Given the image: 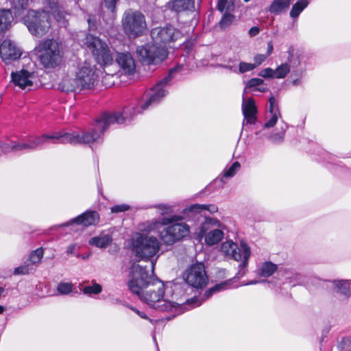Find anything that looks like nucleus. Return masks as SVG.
Returning a JSON list of instances; mask_svg holds the SVG:
<instances>
[{"label":"nucleus","instance_id":"nucleus-40","mask_svg":"<svg viewBox=\"0 0 351 351\" xmlns=\"http://www.w3.org/2000/svg\"><path fill=\"white\" fill-rule=\"evenodd\" d=\"M304 73V70L302 69L293 70L290 77L291 79V83L294 86L300 85L301 79L302 78Z\"/></svg>","mask_w":351,"mask_h":351},{"label":"nucleus","instance_id":"nucleus-49","mask_svg":"<svg viewBox=\"0 0 351 351\" xmlns=\"http://www.w3.org/2000/svg\"><path fill=\"white\" fill-rule=\"evenodd\" d=\"M29 145H31L30 140H29L27 143H21L12 145V149L16 150L30 149Z\"/></svg>","mask_w":351,"mask_h":351},{"label":"nucleus","instance_id":"nucleus-17","mask_svg":"<svg viewBox=\"0 0 351 351\" xmlns=\"http://www.w3.org/2000/svg\"><path fill=\"white\" fill-rule=\"evenodd\" d=\"M64 137V133L61 132H54L51 134L36 136L30 139V149L34 150L42 148L46 143H65L62 141Z\"/></svg>","mask_w":351,"mask_h":351},{"label":"nucleus","instance_id":"nucleus-46","mask_svg":"<svg viewBox=\"0 0 351 351\" xmlns=\"http://www.w3.org/2000/svg\"><path fill=\"white\" fill-rule=\"evenodd\" d=\"M255 68L256 67L253 63L241 62L239 66V72L240 73H244L248 71H251L254 70Z\"/></svg>","mask_w":351,"mask_h":351},{"label":"nucleus","instance_id":"nucleus-47","mask_svg":"<svg viewBox=\"0 0 351 351\" xmlns=\"http://www.w3.org/2000/svg\"><path fill=\"white\" fill-rule=\"evenodd\" d=\"M259 75L264 78H275L274 69L271 68L264 69L260 71Z\"/></svg>","mask_w":351,"mask_h":351},{"label":"nucleus","instance_id":"nucleus-57","mask_svg":"<svg viewBox=\"0 0 351 351\" xmlns=\"http://www.w3.org/2000/svg\"><path fill=\"white\" fill-rule=\"evenodd\" d=\"M75 250V245L72 244L67 247L66 248V253L68 254H71Z\"/></svg>","mask_w":351,"mask_h":351},{"label":"nucleus","instance_id":"nucleus-35","mask_svg":"<svg viewBox=\"0 0 351 351\" xmlns=\"http://www.w3.org/2000/svg\"><path fill=\"white\" fill-rule=\"evenodd\" d=\"M241 165L239 162L236 161L232 164L230 167L225 169L222 173L221 181L223 182L224 178H232L239 171Z\"/></svg>","mask_w":351,"mask_h":351},{"label":"nucleus","instance_id":"nucleus-61","mask_svg":"<svg viewBox=\"0 0 351 351\" xmlns=\"http://www.w3.org/2000/svg\"><path fill=\"white\" fill-rule=\"evenodd\" d=\"M250 0H244L245 2H248L250 1Z\"/></svg>","mask_w":351,"mask_h":351},{"label":"nucleus","instance_id":"nucleus-3","mask_svg":"<svg viewBox=\"0 0 351 351\" xmlns=\"http://www.w3.org/2000/svg\"><path fill=\"white\" fill-rule=\"evenodd\" d=\"M191 217L189 213L184 214L183 210L182 215H171L169 217L161 218L160 221H147L143 224L146 227H140L139 229L142 231L151 232L155 230L159 223L166 226L160 232V237L165 245H171L189 234L190 227L182 221L185 218Z\"/></svg>","mask_w":351,"mask_h":351},{"label":"nucleus","instance_id":"nucleus-29","mask_svg":"<svg viewBox=\"0 0 351 351\" xmlns=\"http://www.w3.org/2000/svg\"><path fill=\"white\" fill-rule=\"evenodd\" d=\"M287 128V125L282 122L280 125L276 129L275 132L268 136V138L274 143H281L284 141L285 132Z\"/></svg>","mask_w":351,"mask_h":351},{"label":"nucleus","instance_id":"nucleus-31","mask_svg":"<svg viewBox=\"0 0 351 351\" xmlns=\"http://www.w3.org/2000/svg\"><path fill=\"white\" fill-rule=\"evenodd\" d=\"M290 3L291 0H274L269 7V12L274 14H279L287 9Z\"/></svg>","mask_w":351,"mask_h":351},{"label":"nucleus","instance_id":"nucleus-33","mask_svg":"<svg viewBox=\"0 0 351 351\" xmlns=\"http://www.w3.org/2000/svg\"><path fill=\"white\" fill-rule=\"evenodd\" d=\"M308 2L307 0H300L292 7L290 12V16L292 18H298L300 14L307 7Z\"/></svg>","mask_w":351,"mask_h":351},{"label":"nucleus","instance_id":"nucleus-15","mask_svg":"<svg viewBox=\"0 0 351 351\" xmlns=\"http://www.w3.org/2000/svg\"><path fill=\"white\" fill-rule=\"evenodd\" d=\"M184 279L192 287L201 289L208 282L204 265L202 263H196L191 265L184 274Z\"/></svg>","mask_w":351,"mask_h":351},{"label":"nucleus","instance_id":"nucleus-24","mask_svg":"<svg viewBox=\"0 0 351 351\" xmlns=\"http://www.w3.org/2000/svg\"><path fill=\"white\" fill-rule=\"evenodd\" d=\"M218 211V208L215 204H193L184 209V214L189 213L191 217L197 213L206 215V213H215Z\"/></svg>","mask_w":351,"mask_h":351},{"label":"nucleus","instance_id":"nucleus-25","mask_svg":"<svg viewBox=\"0 0 351 351\" xmlns=\"http://www.w3.org/2000/svg\"><path fill=\"white\" fill-rule=\"evenodd\" d=\"M334 287L341 299H347L351 295L350 283L347 280H335Z\"/></svg>","mask_w":351,"mask_h":351},{"label":"nucleus","instance_id":"nucleus-43","mask_svg":"<svg viewBox=\"0 0 351 351\" xmlns=\"http://www.w3.org/2000/svg\"><path fill=\"white\" fill-rule=\"evenodd\" d=\"M234 5L232 0H218L217 9L221 12L223 11H231L233 10Z\"/></svg>","mask_w":351,"mask_h":351},{"label":"nucleus","instance_id":"nucleus-22","mask_svg":"<svg viewBox=\"0 0 351 351\" xmlns=\"http://www.w3.org/2000/svg\"><path fill=\"white\" fill-rule=\"evenodd\" d=\"M58 88L65 93H80L81 89L78 83L76 74L74 75H65L58 82Z\"/></svg>","mask_w":351,"mask_h":351},{"label":"nucleus","instance_id":"nucleus-38","mask_svg":"<svg viewBox=\"0 0 351 351\" xmlns=\"http://www.w3.org/2000/svg\"><path fill=\"white\" fill-rule=\"evenodd\" d=\"M102 291V287L101 285L96 283L95 281L92 282V285L85 286L82 289L84 294L87 295H97Z\"/></svg>","mask_w":351,"mask_h":351},{"label":"nucleus","instance_id":"nucleus-16","mask_svg":"<svg viewBox=\"0 0 351 351\" xmlns=\"http://www.w3.org/2000/svg\"><path fill=\"white\" fill-rule=\"evenodd\" d=\"M21 55V49L10 39H5L0 45V56L7 64L19 59Z\"/></svg>","mask_w":351,"mask_h":351},{"label":"nucleus","instance_id":"nucleus-56","mask_svg":"<svg viewBox=\"0 0 351 351\" xmlns=\"http://www.w3.org/2000/svg\"><path fill=\"white\" fill-rule=\"evenodd\" d=\"M273 51V45L271 43V42H269L268 44H267V53L266 56H267V57Z\"/></svg>","mask_w":351,"mask_h":351},{"label":"nucleus","instance_id":"nucleus-7","mask_svg":"<svg viewBox=\"0 0 351 351\" xmlns=\"http://www.w3.org/2000/svg\"><path fill=\"white\" fill-rule=\"evenodd\" d=\"M184 69L182 64H178L171 69L169 73L162 80L158 82L156 85L150 90L149 98L145 101L141 107L132 108V114L140 113L143 110H147L149 107L158 104L168 93L169 83L173 79L174 74Z\"/></svg>","mask_w":351,"mask_h":351},{"label":"nucleus","instance_id":"nucleus-52","mask_svg":"<svg viewBox=\"0 0 351 351\" xmlns=\"http://www.w3.org/2000/svg\"><path fill=\"white\" fill-rule=\"evenodd\" d=\"M221 66L223 68L228 69L234 73H237V71H238L237 66H236V63L234 60H230L228 64L221 65Z\"/></svg>","mask_w":351,"mask_h":351},{"label":"nucleus","instance_id":"nucleus-26","mask_svg":"<svg viewBox=\"0 0 351 351\" xmlns=\"http://www.w3.org/2000/svg\"><path fill=\"white\" fill-rule=\"evenodd\" d=\"M171 8L177 12L192 10L195 8L194 0H171Z\"/></svg>","mask_w":351,"mask_h":351},{"label":"nucleus","instance_id":"nucleus-41","mask_svg":"<svg viewBox=\"0 0 351 351\" xmlns=\"http://www.w3.org/2000/svg\"><path fill=\"white\" fill-rule=\"evenodd\" d=\"M34 268L30 266V263L25 261L23 265L17 267L14 270V275H27L29 274Z\"/></svg>","mask_w":351,"mask_h":351},{"label":"nucleus","instance_id":"nucleus-6","mask_svg":"<svg viewBox=\"0 0 351 351\" xmlns=\"http://www.w3.org/2000/svg\"><path fill=\"white\" fill-rule=\"evenodd\" d=\"M40 64L46 69L59 66L63 58L61 43L54 39L40 42L35 48Z\"/></svg>","mask_w":351,"mask_h":351},{"label":"nucleus","instance_id":"nucleus-11","mask_svg":"<svg viewBox=\"0 0 351 351\" xmlns=\"http://www.w3.org/2000/svg\"><path fill=\"white\" fill-rule=\"evenodd\" d=\"M136 53L140 61L145 64H157L167 57V50L152 43L138 47Z\"/></svg>","mask_w":351,"mask_h":351},{"label":"nucleus","instance_id":"nucleus-36","mask_svg":"<svg viewBox=\"0 0 351 351\" xmlns=\"http://www.w3.org/2000/svg\"><path fill=\"white\" fill-rule=\"evenodd\" d=\"M12 8L16 15H20L21 12L29 5V0H10Z\"/></svg>","mask_w":351,"mask_h":351},{"label":"nucleus","instance_id":"nucleus-14","mask_svg":"<svg viewBox=\"0 0 351 351\" xmlns=\"http://www.w3.org/2000/svg\"><path fill=\"white\" fill-rule=\"evenodd\" d=\"M222 225L217 219L206 218L202 224L200 234L204 236V241L208 245H214L222 240L224 233L221 230Z\"/></svg>","mask_w":351,"mask_h":351},{"label":"nucleus","instance_id":"nucleus-58","mask_svg":"<svg viewBox=\"0 0 351 351\" xmlns=\"http://www.w3.org/2000/svg\"><path fill=\"white\" fill-rule=\"evenodd\" d=\"M258 282H259V281H258V280H251V281H248L247 282L245 283L244 285H256Z\"/></svg>","mask_w":351,"mask_h":351},{"label":"nucleus","instance_id":"nucleus-20","mask_svg":"<svg viewBox=\"0 0 351 351\" xmlns=\"http://www.w3.org/2000/svg\"><path fill=\"white\" fill-rule=\"evenodd\" d=\"M242 112L244 116L243 123L246 124L255 123L257 108L253 98L249 97L245 99L243 95Z\"/></svg>","mask_w":351,"mask_h":351},{"label":"nucleus","instance_id":"nucleus-12","mask_svg":"<svg viewBox=\"0 0 351 351\" xmlns=\"http://www.w3.org/2000/svg\"><path fill=\"white\" fill-rule=\"evenodd\" d=\"M75 74L81 91L93 90L99 82L95 66L87 62L79 65Z\"/></svg>","mask_w":351,"mask_h":351},{"label":"nucleus","instance_id":"nucleus-9","mask_svg":"<svg viewBox=\"0 0 351 351\" xmlns=\"http://www.w3.org/2000/svg\"><path fill=\"white\" fill-rule=\"evenodd\" d=\"M84 45L98 64L106 66L112 62V53L108 44L100 38L90 34L87 35Z\"/></svg>","mask_w":351,"mask_h":351},{"label":"nucleus","instance_id":"nucleus-44","mask_svg":"<svg viewBox=\"0 0 351 351\" xmlns=\"http://www.w3.org/2000/svg\"><path fill=\"white\" fill-rule=\"evenodd\" d=\"M234 19V16L232 14L225 13L219 23L220 28L224 29L228 27L233 22Z\"/></svg>","mask_w":351,"mask_h":351},{"label":"nucleus","instance_id":"nucleus-27","mask_svg":"<svg viewBox=\"0 0 351 351\" xmlns=\"http://www.w3.org/2000/svg\"><path fill=\"white\" fill-rule=\"evenodd\" d=\"M112 241V237L109 234H100L91 238L88 243L90 245L99 248L107 247Z\"/></svg>","mask_w":351,"mask_h":351},{"label":"nucleus","instance_id":"nucleus-5","mask_svg":"<svg viewBox=\"0 0 351 351\" xmlns=\"http://www.w3.org/2000/svg\"><path fill=\"white\" fill-rule=\"evenodd\" d=\"M160 247V241L154 236L136 233L132 239V247L135 255L142 259L151 261L152 274L156 259L159 256Z\"/></svg>","mask_w":351,"mask_h":351},{"label":"nucleus","instance_id":"nucleus-54","mask_svg":"<svg viewBox=\"0 0 351 351\" xmlns=\"http://www.w3.org/2000/svg\"><path fill=\"white\" fill-rule=\"evenodd\" d=\"M260 32V29L258 27H252L249 30V34L250 36H254L257 35Z\"/></svg>","mask_w":351,"mask_h":351},{"label":"nucleus","instance_id":"nucleus-30","mask_svg":"<svg viewBox=\"0 0 351 351\" xmlns=\"http://www.w3.org/2000/svg\"><path fill=\"white\" fill-rule=\"evenodd\" d=\"M13 15L10 10H0V31L9 28L13 21Z\"/></svg>","mask_w":351,"mask_h":351},{"label":"nucleus","instance_id":"nucleus-42","mask_svg":"<svg viewBox=\"0 0 351 351\" xmlns=\"http://www.w3.org/2000/svg\"><path fill=\"white\" fill-rule=\"evenodd\" d=\"M73 290V285L71 282H60L58 285L57 291L61 295H67Z\"/></svg>","mask_w":351,"mask_h":351},{"label":"nucleus","instance_id":"nucleus-4","mask_svg":"<svg viewBox=\"0 0 351 351\" xmlns=\"http://www.w3.org/2000/svg\"><path fill=\"white\" fill-rule=\"evenodd\" d=\"M49 10L38 12L29 10L24 18V23L32 34L41 36L51 26V15L60 25H66L65 14L61 11L57 0H45Z\"/></svg>","mask_w":351,"mask_h":351},{"label":"nucleus","instance_id":"nucleus-48","mask_svg":"<svg viewBox=\"0 0 351 351\" xmlns=\"http://www.w3.org/2000/svg\"><path fill=\"white\" fill-rule=\"evenodd\" d=\"M129 209H130L129 205L123 204H119V205H115V206L111 207V212L112 213H118L128 210Z\"/></svg>","mask_w":351,"mask_h":351},{"label":"nucleus","instance_id":"nucleus-21","mask_svg":"<svg viewBox=\"0 0 351 351\" xmlns=\"http://www.w3.org/2000/svg\"><path fill=\"white\" fill-rule=\"evenodd\" d=\"M269 110L266 114V121L263 128H273L276 124L278 119L281 117L277 99L274 96H271L269 99Z\"/></svg>","mask_w":351,"mask_h":351},{"label":"nucleus","instance_id":"nucleus-59","mask_svg":"<svg viewBox=\"0 0 351 351\" xmlns=\"http://www.w3.org/2000/svg\"><path fill=\"white\" fill-rule=\"evenodd\" d=\"M5 293V289L3 287H0V297L3 295Z\"/></svg>","mask_w":351,"mask_h":351},{"label":"nucleus","instance_id":"nucleus-10","mask_svg":"<svg viewBox=\"0 0 351 351\" xmlns=\"http://www.w3.org/2000/svg\"><path fill=\"white\" fill-rule=\"evenodd\" d=\"M221 253L227 258L234 259L236 261H241L239 265L241 267L239 272L242 274L245 273V267L248 263V260L251 254L250 247L245 243H241L240 246L232 241L228 240L223 242L221 245Z\"/></svg>","mask_w":351,"mask_h":351},{"label":"nucleus","instance_id":"nucleus-45","mask_svg":"<svg viewBox=\"0 0 351 351\" xmlns=\"http://www.w3.org/2000/svg\"><path fill=\"white\" fill-rule=\"evenodd\" d=\"M158 209L160 215H171L173 213V206L165 204H159L154 206Z\"/></svg>","mask_w":351,"mask_h":351},{"label":"nucleus","instance_id":"nucleus-23","mask_svg":"<svg viewBox=\"0 0 351 351\" xmlns=\"http://www.w3.org/2000/svg\"><path fill=\"white\" fill-rule=\"evenodd\" d=\"M99 220V216L96 211H86L73 219L70 223H77L84 226H89L97 224Z\"/></svg>","mask_w":351,"mask_h":351},{"label":"nucleus","instance_id":"nucleus-18","mask_svg":"<svg viewBox=\"0 0 351 351\" xmlns=\"http://www.w3.org/2000/svg\"><path fill=\"white\" fill-rule=\"evenodd\" d=\"M12 80L15 86H19L21 89H30L33 86L35 80L34 72H29L27 70L22 69L15 73L12 72Z\"/></svg>","mask_w":351,"mask_h":351},{"label":"nucleus","instance_id":"nucleus-55","mask_svg":"<svg viewBox=\"0 0 351 351\" xmlns=\"http://www.w3.org/2000/svg\"><path fill=\"white\" fill-rule=\"evenodd\" d=\"M293 52H294L293 48L289 47V50H288L289 56L287 58V60H288L289 63H290V64H291L293 62Z\"/></svg>","mask_w":351,"mask_h":351},{"label":"nucleus","instance_id":"nucleus-28","mask_svg":"<svg viewBox=\"0 0 351 351\" xmlns=\"http://www.w3.org/2000/svg\"><path fill=\"white\" fill-rule=\"evenodd\" d=\"M278 269L277 265L270 262H264L258 269V274L261 277L268 278L273 275Z\"/></svg>","mask_w":351,"mask_h":351},{"label":"nucleus","instance_id":"nucleus-19","mask_svg":"<svg viewBox=\"0 0 351 351\" xmlns=\"http://www.w3.org/2000/svg\"><path fill=\"white\" fill-rule=\"evenodd\" d=\"M116 61L120 67V72L125 75H132L136 71L134 60L129 53H120Z\"/></svg>","mask_w":351,"mask_h":351},{"label":"nucleus","instance_id":"nucleus-2","mask_svg":"<svg viewBox=\"0 0 351 351\" xmlns=\"http://www.w3.org/2000/svg\"><path fill=\"white\" fill-rule=\"evenodd\" d=\"M130 110H125L121 112H104L97 119L95 123L90 130L83 132L81 135L78 133H64L62 141L71 144H93L99 143L103 140L104 132L111 125L114 123H123L126 119H132V115H128ZM130 114H131L130 112Z\"/></svg>","mask_w":351,"mask_h":351},{"label":"nucleus","instance_id":"nucleus-53","mask_svg":"<svg viewBox=\"0 0 351 351\" xmlns=\"http://www.w3.org/2000/svg\"><path fill=\"white\" fill-rule=\"evenodd\" d=\"M130 308L133 311L134 313H136L139 317H141L143 319H147L148 317L146 315V314L143 311H141L138 309H137L135 307L130 306Z\"/></svg>","mask_w":351,"mask_h":351},{"label":"nucleus","instance_id":"nucleus-8","mask_svg":"<svg viewBox=\"0 0 351 351\" xmlns=\"http://www.w3.org/2000/svg\"><path fill=\"white\" fill-rule=\"evenodd\" d=\"M121 23L123 32L129 38H135L141 36L147 29L145 16L138 11H125Z\"/></svg>","mask_w":351,"mask_h":351},{"label":"nucleus","instance_id":"nucleus-13","mask_svg":"<svg viewBox=\"0 0 351 351\" xmlns=\"http://www.w3.org/2000/svg\"><path fill=\"white\" fill-rule=\"evenodd\" d=\"M182 36V32L171 25L155 27L151 31V37L154 44L165 49H167V45H170Z\"/></svg>","mask_w":351,"mask_h":351},{"label":"nucleus","instance_id":"nucleus-51","mask_svg":"<svg viewBox=\"0 0 351 351\" xmlns=\"http://www.w3.org/2000/svg\"><path fill=\"white\" fill-rule=\"evenodd\" d=\"M117 1L118 0H104L105 6L113 13L115 11Z\"/></svg>","mask_w":351,"mask_h":351},{"label":"nucleus","instance_id":"nucleus-60","mask_svg":"<svg viewBox=\"0 0 351 351\" xmlns=\"http://www.w3.org/2000/svg\"><path fill=\"white\" fill-rule=\"evenodd\" d=\"M5 311V308L0 305V314H2Z\"/></svg>","mask_w":351,"mask_h":351},{"label":"nucleus","instance_id":"nucleus-50","mask_svg":"<svg viewBox=\"0 0 351 351\" xmlns=\"http://www.w3.org/2000/svg\"><path fill=\"white\" fill-rule=\"evenodd\" d=\"M267 58V56L266 55L256 54L254 57V63H253L255 67L256 68L258 66L261 65L266 60Z\"/></svg>","mask_w":351,"mask_h":351},{"label":"nucleus","instance_id":"nucleus-34","mask_svg":"<svg viewBox=\"0 0 351 351\" xmlns=\"http://www.w3.org/2000/svg\"><path fill=\"white\" fill-rule=\"evenodd\" d=\"M264 81L260 78H252L246 82L245 87L244 89V92L243 93L245 95L247 93V90L248 88L258 87L256 88L257 90L260 92H265L267 88L265 87H258L261 84H263Z\"/></svg>","mask_w":351,"mask_h":351},{"label":"nucleus","instance_id":"nucleus-37","mask_svg":"<svg viewBox=\"0 0 351 351\" xmlns=\"http://www.w3.org/2000/svg\"><path fill=\"white\" fill-rule=\"evenodd\" d=\"M290 71L291 67L289 64L287 62L282 63L274 69L275 78L283 79Z\"/></svg>","mask_w":351,"mask_h":351},{"label":"nucleus","instance_id":"nucleus-39","mask_svg":"<svg viewBox=\"0 0 351 351\" xmlns=\"http://www.w3.org/2000/svg\"><path fill=\"white\" fill-rule=\"evenodd\" d=\"M285 278L292 286L299 285L303 281V276L300 274L293 273L290 271H285Z\"/></svg>","mask_w":351,"mask_h":351},{"label":"nucleus","instance_id":"nucleus-1","mask_svg":"<svg viewBox=\"0 0 351 351\" xmlns=\"http://www.w3.org/2000/svg\"><path fill=\"white\" fill-rule=\"evenodd\" d=\"M149 271L139 264L134 263L131 267V279L128 287L136 294L139 299L149 306L162 311H172L182 313L185 310L199 306L214 293L225 290L230 287V281H225L215 285L206 291L200 299L192 298L184 303L175 302L167 299L165 295V285L158 279L152 276Z\"/></svg>","mask_w":351,"mask_h":351},{"label":"nucleus","instance_id":"nucleus-32","mask_svg":"<svg viewBox=\"0 0 351 351\" xmlns=\"http://www.w3.org/2000/svg\"><path fill=\"white\" fill-rule=\"evenodd\" d=\"M44 251L42 248H38L33 251L27 259V262L30 263V266H36L41 261L43 257Z\"/></svg>","mask_w":351,"mask_h":351}]
</instances>
